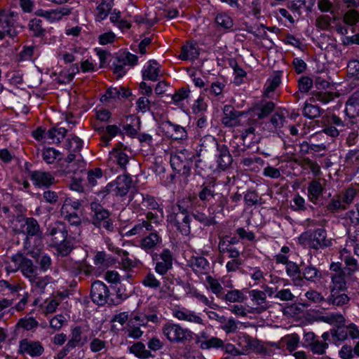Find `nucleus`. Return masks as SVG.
<instances>
[{"label":"nucleus","mask_w":359,"mask_h":359,"mask_svg":"<svg viewBox=\"0 0 359 359\" xmlns=\"http://www.w3.org/2000/svg\"><path fill=\"white\" fill-rule=\"evenodd\" d=\"M100 132H106V134L102 136V141L105 146H108L112 137H114L119 132V128L116 125H109L104 130V128L97 129Z\"/></svg>","instance_id":"09e8293b"},{"label":"nucleus","mask_w":359,"mask_h":359,"mask_svg":"<svg viewBox=\"0 0 359 359\" xmlns=\"http://www.w3.org/2000/svg\"><path fill=\"white\" fill-rule=\"evenodd\" d=\"M197 344L201 349H219L224 346V341L217 337H211L207 340H198Z\"/></svg>","instance_id":"37998d69"},{"label":"nucleus","mask_w":359,"mask_h":359,"mask_svg":"<svg viewBox=\"0 0 359 359\" xmlns=\"http://www.w3.org/2000/svg\"><path fill=\"white\" fill-rule=\"evenodd\" d=\"M110 292L106 284L100 280H95L91 285L90 297L92 301L99 306L106 304H118L120 302H115L109 298Z\"/></svg>","instance_id":"1a4fd4ad"},{"label":"nucleus","mask_w":359,"mask_h":359,"mask_svg":"<svg viewBox=\"0 0 359 359\" xmlns=\"http://www.w3.org/2000/svg\"><path fill=\"white\" fill-rule=\"evenodd\" d=\"M189 266L195 273L207 274L210 271V263L203 257H192L189 260Z\"/></svg>","instance_id":"bb28decb"},{"label":"nucleus","mask_w":359,"mask_h":359,"mask_svg":"<svg viewBox=\"0 0 359 359\" xmlns=\"http://www.w3.org/2000/svg\"><path fill=\"white\" fill-rule=\"evenodd\" d=\"M205 280L208 285L207 288L215 294L217 298L221 299L224 294V287L219 280L211 276H207Z\"/></svg>","instance_id":"c03bdc74"},{"label":"nucleus","mask_w":359,"mask_h":359,"mask_svg":"<svg viewBox=\"0 0 359 359\" xmlns=\"http://www.w3.org/2000/svg\"><path fill=\"white\" fill-rule=\"evenodd\" d=\"M299 241L302 244L316 250L332 245V239L327 238V231L323 228H318L302 233L299 237Z\"/></svg>","instance_id":"7ed1b4c3"},{"label":"nucleus","mask_w":359,"mask_h":359,"mask_svg":"<svg viewBox=\"0 0 359 359\" xmlns=\"http://www.w3.org/2000/svg\"><path fill=\"white\" fill-rule=\"evenodd\" d=\"M218 250L220 254L229 253V257L236 259L240 257V251L233 246L229 245L224 240H219Z\"/></svg>","instance_id":"49530a36"},{"label":"nucleus","mask_w":359,"mask_h":359,"mask_svg":"<svg viewBox=\"0 0 359 359\" xmlns=\"http://www.w3.org/2000/svg\"><path fill=\"white\" fill-rule=\"evenodd\" d=\"M201 151H207L208 147H216L217 154V168L221 170H226L232 164L233 158L229 152V148L225 144H219L216 139L212 135H206L201 139Z\"/></svg>","instance_id":"f03ea898"},{"label":"nucleus","mask_w":359,"mask_h":359,"mask_svg":"<svg viewBox=\"0 0 359 359\" xmlns=\"http://www.w3.org/2000/svg\"><path fill=\"white\" fill-rule=\"evenodd\" d=\"M30 179L33 184L39 187H48L55 183V177L50 172L41 170L32 171Z\"/></svg>","instance_id":"a211bd4d"},{"label":"nucleus","mask_w":359,"mask_h":359,"mask_svg":"<svg viewBox=\"0 0 359 359\" xmlns=\"http://www.w3.org/2000/svg\"><path fill=\"white\" fill-rule=\"evenodd\" d=\"M194 157L195 154L187 149L177 151L170 156V165L177 173L188 177Z\"/></svg>","instance_id":"39448f33"},{"label":"nucleus","mask_w":359,"mask_h":359,"mask_svg":"<svg viewBox=\"0 0 359 359\" xmlns=\"http://www.w3.org/2000/svg\"><path fill=\"white\" fill-rule=\"evenodd\" d=\"M189 294L211 309L217 307V305L213 303V298H212V300H210L205 295L199 292L196 289H191Z\"/></svg>","instance_id":"052dcab7"},{"label":"nucleus","mask_w":359,"mask_h":359,"mask_svg":"<svg viewBox=\"0 0 359 359\" xmlns=\"http://www.w3.org/2000/svg\"><path fill=\"white\" fill-rule=\"evenodd\" d=\"M142 284L144 287L154 290H159L160 298H165L166 297L167 292L165 286L161 287V282L156 278L154 273L151 272L147 273L142 280Z\"/></svg>","instance_id":"412c9836"},{"label":"nucleus","mask_w":359,"mask_h":359,"mask_svg":"<svg viewBox=\"0 0 359 359\" xmlns=\"http://www.w3.org/2000/svg\"><path fill=\"white\" fill-rule=\"evenodd\" d=\"M130 93L123 87L109 88L106 94L103 95L101 100L107 101L108 99H116L120 97H128Z\"/></svg>","instance_id":"4c0bfd02"},{"label":"nucleus","mask_w":359,"mask_h":359,"mask_svg":"<svg viewBox=\"0 0 359 359\" xmlns=\"http://www.w3.org/2000/svg\"><path fill=\"white\" fill-rule=\"evenodd\" d=\"M90 208L94 212V215L92 218L93 224L97 228H101L102 222L109 218V212L96 202H93L90 204Z\"/></svg>","instance_id":"5701e85b"},{"label":"nucleus","mask_w":359,"mask_h":359,"mask_svg":"<svg viewBox=\"0 0 359 359\" xmlns=\"http://www.w3.org/2000/svg\"><path fill=\"white\" fill-rule=\"evenodd\" d=\"M249 294L251 297L252 302L255 306L249 310L250 313L259 314L266 311L269 308L270 305L266 300L265 292L258 290H252L249 291Z\"/></svg>","instance_id":"4468645a"},{"label":"nucleus","mask_w":359,"mask_h":359,"mask_svg":"<svg viewBox=\"0 0 359 359\" xmlns=\"http://www.w3.org/2000/svg\"><path fill=\"white\" fill-rule=\"evenodd\" d=\"M60 152L52 147L45 148L41 151L43 160L48 164H51L55 162Z\"/></svg>","instance_id":"680f3d73"},{"label":"nucleus","mask_w":359,"mask_h":359,"mask_svg":"<svg viewBox=\"0 0 359 359\" xmlns=\"http://www.w3.org/2000/svg\"><path fill=\"white\" fill-rule=\"evenodd\" d=\"M161 127L165 136L172 140H184L188 137V133L184 127L170 121H163Z\"/></svg>","instance_id":"ddd939ff"},{"label":"nucleus","mask_w":359,"mask_h":359,"mask_svg":"<svg viewBox=\"0 0 359 359\" xmlns=\"http://www.w3.org/2000/svg\"><path fill=\"white\" fill-rule=\"evenodd\" d=\"M173 316L180 320L204 325L203 319L196 312L186 308L175 309L173 311Z\"/></svg>","instance_id":"aec40b11"},{"label":"nucleus","mask_w":359,"mask_h":359,"mask_svg":"<svg viewBox=\"0 0 359 359\" xmlns=\"http://www.w3.org/2000/svg\"><path fill=\"white\" fill-rule=\"evenodd\" d=\"M29 254L36 259V262L38 264L37 267L40 271L46 273L48 270L52 269V259L48 254L43 252L37 253L34 251L29 252Z\"/></svg>","instance_id":"7c9ffc66"},{"label":"nucleus","mask_w":359,"mask_h":359,"mask_svg":"<svg viewBox=\"0 0 359 359\" xmlns=\"http://www.w3.org/2000/svg\"><path fill=\"white\" fill-rule=\"evenodd\" d=\"M342 20L346 25L354 27L359 22V12L356 8H348L343 15Z\"/></svg>","instance_id":"8fccbe9b"},{"label":"nucleus","mask_w":359,"mask_h":359,"mask_svg":"<svg viewBox=\"0 0 359 359\" xmlns=\"http://www.w3.org/2000/svg\"><path fill=\"white\" fill-rule=\"evenodd\" d=\"M18 13L8 10L0 11V27L4 32L0 31V40H2L6 34L9 37L13 38L18 34L17 20Z\"/></svg>","instance_id":"6e6552de"},{"label":"nucleus","mask_w":359,"mask_h":359,"mask_svg":"<svg viewBox=\"0 0 359 359\" xmlns=\"http://www.w3.org/2000/svg\"><path fill=\"white\" fill-rule=\"evenodd\" d=\"M29 30L32 36L36 38H44L47 33L46 22L39 18H33L28 24Z\"/></svg>","instance_id":"a878e982"},{"label":"nucleus","mask_w":359,"mask_h":359,"mask_svg":"<svg viewBox=\"0 0 359 359\" xmlns=\"http://www.w3.org/2000/svg\"><path fill=\"white\" fill-rule=\"evenodd\" d=\"M193 209V201L190 198H184L178 201L175 205L172 206V210L181 213L189 214Z\"/></svg>","instance_id":"3c124183"},{"label":"nucleus","mask_w":359,"mask_h":359,"mask_svg":"<svg viewBox=\"0 0 359 359\" xmlns=\"http://www.w3.org/2000/svg\"><path fill=\"white\" fill-rule=\"evenodd\" d=\"M323 112H324V110L318 106L308 103H305L302 110L303 115L310 119L319 117Z\"/></svg>","instance_id":"5fc2aeb1"},{"label":"nucleus","mask_w":359,"mask_h":359,"mask_svg":"<svg viewBox=\"0 0 359 359\" xmlns=\"http://www.w3.org/2000/svg\"><path fill=\"white\" fill-rule=\"evenodd\" d=\"M162 243V238L154 229L152 231H149V235L143 237L140 241V247L147 253L154 254V250Z\"/></svg>","instance_id":"dca6fc26"},{"label":"nucleus","mask_w":359,"mask_h":359,"mask_svg":"<svg viewBox=\"0 0 359 359\" xmlns=\"http://www.w3.org/2000/svg\"><path fill=\"white\" fill-rule=\"evenodd\" d=\"M243 114V111H237L233 106L226 104L223 108L222 123L226 127L229 128L238 126L241 124L240 117Z\"/></svg>","instance_id":"2eb2a0df"},{"label":"nucleus","mask_w":359,"mask_h":359,"mask_svg":"<svg viewBox=\"0 0 359 359\" xmlns=\"http://www.w3.org/2000/svg\"><path fill=\"white\" fill-rule=\"evenodd\" d=\"M320 320L331 325L337 324L338 325H343L345 322L344 316L341 313H338L323 316L320 317Z\"/></svg>","instance_id":"0e129e2a"},{"label":"nucleus","mask_w":359,"mask_h":359,"mask_svg":"<svg viewBox=\"0 0 359 359\" xmlns=\"http://www.w3.org/2000/svg\"><path fill=\"white\" fill-rule=\"evenodd\" d=\"M239 345L242 347L243 352L252 351L256 353L266 354L268 347H274L275 348H280L278 344L274 342L264 343L262 341L253 338L250 335L242 333L238 337Z\"/></svg>","instance_id":"0eeeda50"},{"label":"nucleus","mask_w":359,"mask_h":359,"mask_svg":"<svg viewBox=\"0 0 359 359\" xmlns=\"http://www.w3.org/2000/svg\"><path fill=\"white\" fill-rule=\"evenodd\" d=\"M123 144H119L110 152L111 158H114L117 163L121 167L125 168L129 161L128 156L122 151Z\"/></svg>","instance_id":"a19ab883"},{"label":"nucleus","mask_w":359,"mask_h":359,"mask_svg":"<svg viewBox=\"0 0 359 359\" xmlns=\"http://www.w3.org/2000/svg\"><path fill=\"white\" fill-rule=\"evenodd\" d=\"M342 290H330V294L327 298V302L336 306H342L348 304L350 298L347 294L341 293Z\"/></svg>","instance_id":"2f4dec72"},{"label":"nucleus","mask_w":359,"mask_h":359,"mask_svg":"<svg viewBox=\"0 0 359 359\" xmlns=\"http://www.w3.org/2000/svg\"><path fill=\"white\" fill-rule=\"evenodd\" d=\"M308 198L313 204H318L324 187L318 180H313L308 184Z\"/></svg>","instance_id":"c756f323"},{"label":"nucleus","mask_w":359,"mask_h":359,"mask_svg":"<svg viewBox=\"0 0 359 359\" xmlns=\"http://www.w3.org/2000/svg\"><path fill=\"white\" fill-rule=\"evenodd\" d=\"M331 337L332 341L333 343L336 344H339V343L342 342L348 337V330L347 327L345 328L341 325H338L337 329L331 330Z\"/></svg>","instance_id":"6e6d98bb"},{"label":"nucleus","mask_w":359,"mask_h":359,"mask_svg":"<svg viewBox=\"0 0 359 359\" xmlns=\"http://www.w3.org/2000/svg\"><path fill=\"white\" fill-rule=\"evenodd\" d=\"M302 282L304 280L311 283H317L322 278L321 271L312 264L304 265L302 267Z\"/></svg>","instance_id":"cd10ccee"},{"label":"nucleus","mask_w":359,"mask_h":359,"mask_svg":"<svg viewBox=\"0 0 359 359\" xmlns=\"http://www.w3.org/2000/svg\"><path fill=\"white\" fill-rule=\"evenodd\" d=\"M131 197V200L135 199V203L141 202L142 210L145 209L150 210H158L163 214V209L160 208L159 204L156 202L154 197L146 195L141 193H135Z\"/></svg>","instance_id":"6ab92c4d"},{"label":"nucleus","mask_w":359,"mask_h":359,"mask_svg":"<svg viewBox=\"0 0 359 359\" xmlns=\"http://www.w3.org/2000/svg\"><path fill=\"white\" fill-rule=\"evenodd\" d=\"M6 270L8 273H15L18 271L28 280L37 274L38 267L34 262L22 252L12 255L10 261L6 264Z\"/></svg>","instance_id":"f257e3e1"},{"label":"nucleus","mask_w":359,"mask_h":359,"mask_svg":"<svg viewBox=\"0 0 359 359\" xmlns=\"http://www.w3.org/2000/svg\"><path fill=\"white\" fill-rule=\"evenodd\" d=\"M325 210L330 213L335 214L346 210V205L343 203L341 195H334L325 205Z\"/></svg>","instance_id":"c9c22d12"},{"label":"nucleus","mask_w":359,"mask_h":359,"mask_svg":"<svg viewBox=\"0 0 359 359\" xmlns=\"http://www.w3.org/2000/svg\"><path fill=\"white\" fill-rule=\"evenodd\" d=\"M163 336L172 344H182L192 337V332L179 324L166 323L162 327Z\"/></svg>","instance_id":"423d86ee"},{"label":"nucleus","mask_w":359,"mask_h":359,"mask_svg":"<svg viewBox=\"0 0 359 359\" xmlns=\"http://www.w3.org/2000/svg\"><path fill=\"white\" fill-rule=\"evenodd\" d=\"M167 222L175 226L182 235L188 236L191 233V218L188 214L172 210L167 216Z\"/></svg>","instance_id":"f8f14e48"},{"label":"nucleus","mask_w":359,"mask_h":359,"mask_svg":"<svg viewBox=\"0 0 359 359\" xmlns=\"http://www.w3.org/2000/svg\"><path fill=\"white\" fill-rule=\"evenodd\" d=\"M29 281L33 291L42 294L44 293L46 287L53 283V279L50 276H39L36 274Z\"/></svg>","instance_id":"393cba45"},{"label":"nucleus","mask_w":359,"mask_h":359,"mask_svg":"<svg viewBox=\"0 0 359 359\" xmlns=\"http://www.w3.org/2000/svg\"><path fill=\"white\" fill-rule=\"evenodd\" d=\"M215 195V184L213 182L203 184L201 186V190L198 194L199 199L203 202L209 201L211 198H214Z\"/></svg>","instance_id":"ea45409f"},{"label":"nucleus","mask_w":359,"mask_h":359,"mask_svg":"<svg viewBox=\"0 0 359 359\" xmlns=\"http://www.w3.org/2000/svg\"><path fill=\"white\" fill-rule=\"evenodd\" d=\"M83 147V141L76 135H71L65 143V148L72 152H78Z\"/></svg>","instance_id":"13d9d810"},{"label":"nucleus","mask_w":359,"mask_h":359,"mask_svg":"<svg viewBox=\"0 0 359 359\" xmlns=\"http://www.w3.org/2000/svg\"><path fill=\"white\" fill-rule=\"evenodd\" d=\"M287 275L291 278L296 285H300L302 283V268L295 262H289L285 267Z\"/></svg>","instance_id":"f704fd0d"},{"label":"nucleus","mask_w":359,"mask_h":359,"mask_svg":"<svg viewBox=\"0 0 359 359\" xmlns=\"http://www.w3.org/2000/svg\"><path fill=\"white\" fill-rule=\"evenodd\" d=\"M153 261L155 262V271L161 275H165L172 268L173 255L168 248H164L161 253H154L151 255Z\"/></svg>","instance_id":"9d476101"},{"label":"nucleus","mask_w":359,"mask_h":359,"mask_svg":"<svg viewBox=\"0 0 359 359\" xmlns=\"http://www.w3.org/2000/svg\"><path fill=\"white\" fill-rule=\"evenodd\" d=\"M275 104L273 102H266V103L257 107L254 109L255 115L260 119L268 116L274 109Z\"/></svg>","instance_id":"864d4df0"},{"label":"nucleus","mask_w":359,"mask_h":359,"mask_svg":"<svg viewBox=\"0 0 359 359\" xmlns=\"http://www.w3.org/2000/svg\"><path fill=\"white\" fill-rule=\"evenodd\" d=\"M19 225L15 224L13 228L16 233H22L25 236L24 247L28 250L30 245V238L36 237L42 238V231L38 221L34 217H18Z\"/></svg>","instance_id":"20e7f679"},{"label":"nucleus","mask_w":359,"mask_h":359,"mask_svg":"<svg viewBox=\"0 0 359 359\" xmlns=\"http://www.w3.org/2000/svg\"><path fill=\"white\" fill-rule=\"evenodd\" d=\"M132 180L128 175L118 176L114 182L109 184L110 187L115 186L116 195L119 196H125L131 187Z\"/></svg>","instance_id":"4be33fe9"},{"label":"nucleus","mask_w":359,"mask_h":359,"mask_svg":"<svg viewBox=\"0 0 359 359\" xmlns=\"http://www.w3.org/2000/svg\"><path fill=\"white\" fill-rule=\"evenodd\" d=\"M67 236L68 231L65 224L59 221L50 224L45 233V236L48 238L51 247L64 241Z\"/></svg>","instance_id":"9b49d317"},{"label":"nucleus","mask_w":359,"mask_h":359,"mask_svg":"<svg viewBox=\"0 0 359 359\" xmlns=\"http://www.w3.org/2000/svg\"><path fill=\"white\" fill-rule=\"evenodd\" d=\"M19 351L22 354H27L31 357H38L43 353L44 348L39 341L24 339L19 343Z\"/></svg>","instance_id":"f3484780"},{"label":"nucleus","mask_w":359,"mask_h":359,"mask_svg":"<svg viewBox=\"0 0 359 359\" xmlns=\"http://www.w3.org/2000/svg\"><path fill=\"white\" fill-rule=\"evenodd\" d=\"M52 247L55 248L57 253L62 257L67 256L73 249V245L67 238H65V241L58 245H54Z\"/></svg>","instance_id":"e2e57ef3"},{"label":"nucleus","mask_w":359,"mask_h":359,"mask_svg":"<svg viewBox=\"0 0 359 359\" xmlns=\"http://www.w3.org/2000/svg\"><path fill=\"white\" fill-rule=\"evenodd\" d=\"M154 226L144 219L138 220L133 227L126 233V236H143L149 231H153Z\"/></svg>","instance_id":"72a5a7b5"},{"label":"nucleus","mask_w":359,"mask_h":359,"mask_svg":"<svg viewBox=\"0 0 359 359\" xmlns=\"http://www.w3.org/2000/svg\"><path fill=\"white\" fill-rule=\"evenodd\" d=\"M283 340L285 342L287 349L290 352L296 350L299 344V337L297 334L287 335Z\"/></svg>","instance_id":"338daca9"},{"label":"nucleus","mask_w":359,"mask_h":359,"mask_svg":"<svg viewBox=\"0 0 359 359\" xmlns=\"http://www.w3.org/2000/svg\"><path fill=\"white\" fill-rule=\"evenodd\" d=\"M339 258L342 262H344L346 264L344 269L348 276H351L358 270L359 266L357 260L351 256L349 251L346 248L340 250Z\"/></svg>","instance_id":"c85d7f7f"},{"label":"nucleus","mask_w":359,"mask_h":359,"mask_svg":"<svg viewBox=\"0 0 359 359\" xmlns=\"http://www.w3.org/2000/svg\"><path fill=\"white\" fill-rule=\"evenodd\" d=\"M39 326V323L32 317L20 318L16 324V327L23 328L25 330H32Z\"/></svg>","instance_id":"bf43d9fd"},{"label":"nucleus","mask_w":359,"mask_h":359,"mask_svg":"<svg viewBox=\"0 0 359 359\" xmlns=\"http://www.w3.org/2000/svg\"><path fill=\"white\" fill-rule=\"evenodd\" d=\"M67 130L63 127L50 128L46 133L48 139L52 140V143H59L65 137Z\"/></svg>","instance_id":"603ef678"},{"label":"nucleus","mask_w":359,"mask_h":359,"mask_svg":"<svg viewBox=\"0 0 359 359\" xmlns=\"http://www.w3.org/2000/svg\"><path fill=\"white\" fill-rule=\"evenodd\" d=\"M346 272L341 273H333L331 275L332 285L330 286L331 289L339 290H345L346 288Z\"/></svg>","instance_id":"79ce46f5"},{"label":"nucleus","mask_w":359,"mask_h":359,"mask_svg":"<svg viewBox=\"0 0 359 359\" xmlns=\"http://www.w3.org/2000/svg\"><path fill=\"white\" fill-rule=\"evenodd\" d=\"M344 112L350 118L359 116V90H355L348 99Z\"/></svg>","instance_id":"b1692460"},{"label":"nucleus","mask_w":359,"mask_h":359,"mask_svg":"<svg viewBox=\"0 0 359 359\" xmlns=\"http://www.w3.org/2000/svg\"><path fill=\"white\" fill-rule=\"evenodd\" d=\"M221 299L230 303H243L247 299V297L242 291L235 289L223 294Z\"/></svg>","instance_id":"58836bf2"},{"label":"nucleus","mask_w":359,"mask_h":359,"mask_svg":"<svg viewBox=\"0 0 359 359\" xmlns=\"http://www.w3.org/2000/svg\"><path fill=\"white\" fill-rule=\"evenodd\" d=\"M343 219L348 224L352 226H359V203H356L353 208L347 211Z\"/></svg>","instance_id":"de8ad7c7"},{"label":"nucleus","mask_w":359,"mask_h":359,"mask_svg":"<svg viewBox=\"0 0 359 359\" xmlns=\"http://www.w3.org/2000/svg\"><path fill=\"white\" fill-rule=\"evenodd\" d=\"M160 65L154 60L149 62L148 66L142 71V78L144 80L156 81L160 75Z\"/></svg>","instance_id":"473e14b6"},{"label":"nucleus","mask_w":359,"mask_h":359,"mask_svg":"<svg viewBox=\"0 0 359 359\" xmlns=\"http://www.w3.org/2000/svg\"><path fill=\"white\" fill-rule=\"evenodd\" d=\"M199 52L194 44L187 43L182 47L180 58L182 60H194L198 57Z\"/></svg>","instance_id":"e433bc0d"},{"label":"nucleus","mask_w":359,"mask_h":359,"mask_svg":"<svg viewBox=\"0 0 359 359\" xmlns=\"http://www.w3.org/2000/svg\"><path fill=\"white\" fill-rule=\"evenodd\" d=\"M215 22L218 26L224 29H230L233 25L232 18L229 15L224 13H218L216 15Z\"/></svg>","instance_id":"4d7b16f0"},{"label":"nucleus","mask_w":359,"mask_h":359,"mask_svg":"<svg viewBox=\"0 0 359 359\" xmlns=\"http://www.w3.org/2000/svg\"><path fill=\"white\" fill-rule=\"evenodd\" d=\"M26 211L25 207L18 202L13 203L11 205V219H13V221L16 222H19L20 219L18 217H25L23 216L24 212Z\"/></svg>","instance_id":"69168bd1"},{"label":"nucleus","mask_w":359,"mask_h":359,"mask_svg":"<svg viewBox=\"0 0 359 359\" xmlns=\"http://www.w3.org/2000/svg\"><path fill=\"white\" fill-rule=\"evenodd\" d=\"M357 190L353 187H348L341 195V199L346 207L351 204L357 195Z\"/></svg>","instance_id":"774afa93"},{"label":"nucleus","mask_w":359,"mask_h":359,"mask_svg":"<svg viewBox=\"0 0 359 359\" xmlns=\"http://www.w3.org/2000/svg\"><path fill=\"white\" fill-rule=\"evenodd\" d=\"M130 353L134 354L139 358H148L152 357L150 351L147 350L145 345L142 342H137L129 348Z\"/></svg>","instance_id":"a18cd8bd"}]
</instances>
